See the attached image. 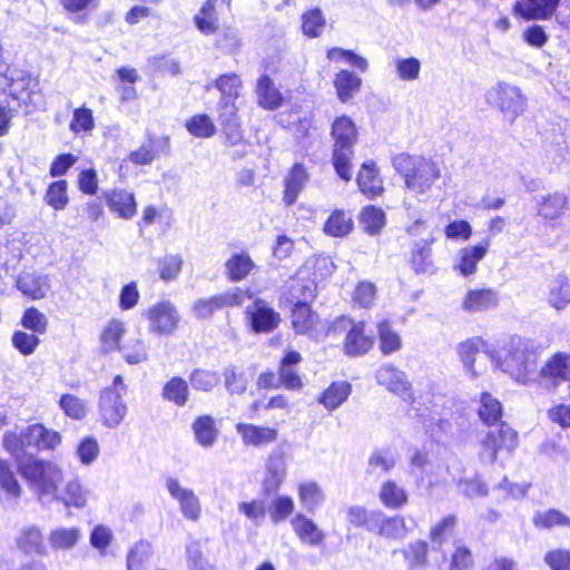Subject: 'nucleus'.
I'll use <instances>...</instances> for the list:
<instances>
[{"label": "nucleus", "instance_id": "1", "mask_svg": "<svg viewBox=\"0 0 570 570\" xmlns=\"http://www.w3.org/2000/svg\"><path fill=\"white\" fill-rule=\"evenodd\" d=\"M497 367L507 373L513 381L529 385L540 376L538 372V353L527 340L512 337L509 343L494 355Z\"/></svg>", "mask_w": 570, "mask_h": 570}, {"label": "nucleus", "instance_id": "2", "mask_svg": "<svg viewBox=\"0 0 570 570\" xmlns=\"http://www.w3.org/2000/svg\"><path fill=\"white\" fill-rule=\"evenodd\" d=\"M2 442L6 451L14 460H21L23 458H37L40 451L55 450L61 443V435L41 423H33L19 433L6 432Z\"/></svg>", "mask_w": 570, "mask_h": 570}, {"label": "nucleus", "instance_id": "3", "mask_svg": "<svg viewBox=\"0 0 570 570\" xmlns=\"http://www.w3.org/2000/svg\"><path fill=\"white\" fill-rule=\"evenodd\" d=\"M333 138L332 165L336 175L344 181L352 178V159L354 145L357 141V129L347 116L337 117L331 128Z\"/></svg>", "mask_w": 570, "mask_h": 570}, {"label": "nucleus", "instance_id": "4", "mask_svg": "<svg viewBox=\"0 0 570 570\" xmlns=\"http://www.w3.org/2000/svg\"><path fill=\"white\" fill-rule=\"evenodd\" d=\"M20 474L29 482L39 497L53 494L62 480V472L57 464L38 458L14 460Z\"/></svg>", "mask_w": 570, "mask_h": 570}, {"label": "nucleus", "instance_id": "5", "mask_svg": "<svg viewBox=\"0 0 570 570\" xmlns=\"http://www.w3.org/2000/svg\"><path fill=\"white\" fill-rule=\"evenodd\" d=\"M128 393V385L119 374L115 375L110 386L99 392L98 414L101 424L108 429H116L127 415L128 407L124 396Z\"/></svg>", "mask_w": 570, "mask_h": 570}, {"label": "nucleus", "instance_id": "6", "mask_svg": "<svg viewBox=\"0 0 570 570\" xmlns=\"http://www.w3.org/2000/svg\"><path fill=\"white\" fill-rule=\"evenodd\" d=\"M217 122L224 139V146L232 148L230 158L239 160L247 155L248 141L244 138V129L236 105L224 104L217 107Z\"/></svg>", "mask_w": 570, "mask_h": 570}, {"label": "nucleus", "instance_id": "7", "mask_svg": "<svg viewBox=\"0 0 570 570\" xmlns=\"http://www.w3.org/2000/svg\"><path fill=\"white\" fill-rule=\"evenodd\" d=\"M141 317L148 321V332L158 336H170L180 322L177 307L168 299L153 304L141 313Z\"/></svg>", "mask_w": 570, "mask_h": 570}, {"label": "nucleus", "instance_id": "8", "mask_svg": "<svg viewBox=\"0 0 570 570\" xmlns=\"http://www.w3.org/2000/svg\"><path fill=\"white\" fill-rule=\"evenodd\" d=\"M517 445V431L501 422L497 429L490 430L482 440L479 453L480 460L482 463L492 464L495 462L499 451L512 452Z\"/></svg>", "mask_w": 570, "mask_h": 570}, {"label": "nucleus", "instance_id": "9", "mask_svg": "<svg viewBox=\"0 0 570 570\" xmlns=\"http://www.w3.org/2000/svg\"><path fill=\"white\" fill-rule=\"evenodd\" d=\"M245 309V318L252 332L272 333L281 323V315L266 301L253 297Z\"/></svg>", "mask_w": 570, "mask_h": 570}, {"label": "nucleus", "instance_id": "10", "mask_svg": "<svg viewBox=\"0 0 570 570\" xmlns=\"http://www.w3.org/2000/svg\"><path fill=\"white\" fill-rule=\"evenodd\" d=\"M376 381L390 392L402 397L403 401L414 404L412 384L406 374L392 364H384L376 371Z\"/></svg>", "mask_w": 570, "mask_h": 570}, {"label": "nucleus", "instance_id": "11", "mask_svg": "<svg viewBox=\"0 0 570 570\" xmlns=\"http://www.w3.org/2000/svg\"><path fill=\"white\" fill-rule=\"evenodd\" d=\"M316 283L305 272H298L292 276L282 291V299L291 305L306 304L315 296Z\"/></svg>", "mask_w": 570, "mask_h": 570}, {"label": "nucleus", "instance_id": "12", "mask_svg": "<svg viewBox=\"0 0 570 570\" xmlns=\"http://www.w3.org/2000/svg\"><path fill=\"white\" fill-rule=\"evenodd\" d=\"M166 489L170 497L179 503L183 515L191 521H197L200 517L202 507L199 499L191 489L180 485L176 478L166 479Z\"/></svg>", "mask_w": 570, "mask_h": 570}, {"label": "nucleus", "instance_id": "13", "mask_svg": "<svg viewBox=\"0 0 570 570\" xmlns=\"http://www.w3.org/2000/svg\"><path fill=\"white\" fill-rule=\"evenodd\" d=\"M440 175V168L436 163L431 159L421 158L416 169L405 180V186L415 196H422L431 189Z\"/></svg>", "mask_w": 570, "mask_h": 570}, {"label": "nucleus", "instance_id": "14", "mask_svg": "<svg viewBox=\"0 0 570 570\" xmlns=\"http://www.w3.org/2000/svg\"><path fill=\"white\" fill-rule=\"evenodd\" d=\"M542 380L550 381L554 387L567 383L570 394V355L556 353L540 370Z\"/></svg>", "mask_w": 570, "mask_h": 570}, {"label": "nucleus", "instance_id": "15", "mask_svg": "<svg viewBox=\"0 0 570 570\" xmlns=\"http://www.w3.org/2000/svg\"><path fill=\"white\" fill-rule=\"evenodd\" d=\"M286 476V461L281 450H275L266 462V475L262 488L266 495L276 493Z\"/></svg>", "mask_w": 570, "mask_h": 570}, {"label": "nucleus", "instance_id": "16", "mask_svg": "<svg viewBox=\"0 0 570 570\" xmlns=\"http://www.w3.org/2000/svg\"><path fill=\"white\" fill-rule=\"evenodd\" d=\"M340 323L342 325H351L344 342V351L347 355L358 356L367 353L371 350L373 340L370 335L365 334L364 323H352L348 318L344 317L340 321Z\"/></svg>", "mask_w": 570, "mask_h": 570}, {"label": "nucleus", "instance_id": "17", "mask_svg": "<svg viewBox=\"0 0 570 570\" xmlns=\"http://www.w3.org/2000/svg\"><path fill=\"white\" fill-rule=\"evenodd\" d=\"M498 99L500 109L507 116H510L511 121L522 114L527 107V99L521 94V90L509 83L502 82L498 85Z\"/></svg>", "mask_w": 570, "mask_h": 570}, {"label": "nucleus", "instance_id": "18", "mask_svg": "<svg viewBox=\"0 0 570 570\" xmlns=\"http://www.w3.org/2000/svg\"><path fill=\"white\" fill-rule=\"evenodd\" d=\"M560 0H518L514 10L527 20H546L559 6Z\"/></svg>", "mask_w": 570, "mask_h": 570}, {"label": "nucleus", "instance_id": "19", "mask_svg": "<svg viewBox=\"0 0 570 570\" xmlns=\"http://www.w3.org/2000/svg\"><path fill=\"white\" fill-rule=\"evenodd\" d=\"M370 532L386 539L400 540L406 533L405 521L402 517H389L379 510Z\"/></svg>", "mask_w": 570, "mask_h": 570}, {"label": "nucleus", "instance_id": "20", "mask_svg": "<svg viewBox=\"0 0 570 570\" xmlns=\"http://www.w3.org/2000/svg\"><path fill=\"white\" fill-rule=\"evenodd\" d=\"M538 215L547 220H556L562 216L568 204V197L564 193L554 191L546 196L535 197Z\"/></svg>", "mask_w": 570, "mask_h": 570}, {"label": "nucleus", "instance_id": "21", "mask_svg": "<svg viewBox=\"0 0 570 570\" xmlns=\"http://www.w3.org/2000/svg\"><path fill=\"white\" fill-rule=\"evenodd\" d=\"M490 246L489 239L474 246H466L459 250V262L454 266L455 269L464 277L473 275L476 272V266L488 253Z\"/></svg>", "mask_w": 570, "mask_h": 570}, {"label": "nucleus", "instance_id": "22", "mask_svg": "<svg viewBox=\"0 0 570 570\" xmlns=\"http://www.w3.org/2000/svg\"><path fill=\"white\" fill-rule=\"evenodd\" d=\"M308 174L303 164L296 163L284 179L283 200L287 206L296 203L299 194L308 181Z\"/></svg>", "mask_w": 570, "mask_h": 570}, {"label": "nucleus", "instance_id": "23", "mask_svg": "<svg viewBox=\"0 0 570 570\" xmlns=\"http://www.w3.org/2000/svg\"><path fill=\"white\" fill-rule=\"evenodd\" d=\"M356 183L360 190L368 198H375L383 193V181L373 160H366L362 164Z\"/></svg>", "mask_w": 570, "mask_h": 570}, {"label": "nucleus", "instance_id": "24", "mask_svg": "<svg viewBox=\"0 0 570 570\" xmlns=\"http://www.w3.org/2000/svg\"><path fill=\"white\" fill-rule=\"evenodd\" d=\"M235 429L245 445L261 446L277 439V430L268 426L237 423Z\"/></svg>", "mask_w": 570, "mask_h": 570}, {"label": "nucleus", "instance_id": "25", "mask_svg": "<svg viewBox=\"0 0 570 570\" xmlns=\"http://www.w3.org/2000/svg\"><path fill=\"white\" fill-rule=\"evenodd\" d=\"M292 528L303 543L318 547L325 539V533L317 524L303 513H297L291 521Z\"/></svg>", "mask_w": 570, "mask_h": 570}, {"label": "nucleus", "instance_id": "26", "mask_svg": "<svg viewBox=\"0 0 570 570\" xmlns=\"http://www.w3.org/2000/svg\"><path fill=\"white\" fill-rule=\"evenodd\" d=\"M18 548L26 554L45 557L48 554V547L45 543L40 528L28 525L20 530L16 539Z\"/></svg>", "mask_w": 570, "mask_h": 570}, {"label": "nucleus", "instance_id": "27", "mask_svg": "<svg viewBox=\"0 0 570 570\" xmlns=\"http://www.w3.org/2000/svg\"><path fill=\"white\" fill-rule=\"evenodd\" d=\"M499 304V294L491 288L471 289L466 293L462 307L465 312H484L497 307Z\"/></svg>", "mask_w": 570, "mask_h": 570}, {"label": "nucleus", "instance_id": "28", "mask_svg": "<svg viewBox=\"0 0 570 570\" xmlns=\"http://www.w3.org/2000/svg\"><path fill=\"white\" fill-rule=\"evenodd\" d=\"M258 105L267 110H275L283 104V95L268 75H262L256 82Z\"/></svg>", "mask_w": 570, "mask_h": 570}, {"label": "nucleus", "instance_id": "29", "mask_svg": "<svg viewBox=\"0 0 570 570\" xmlns=\"http://www.w3.org/2000/svg\"><path fill=\"white\" fill-rule=\"evenodd\" d=\"M49 287L48 277L36 273H23L17 279V288L32 299L45 297Z\"/></svg>", "mask_w": 570, "mask_h": 570}, {"label": "nucleus", "instance_id": "30", "mask_svg": "<svg viewBox=\"0 0 570 570\" xmlns=\"http://www.w3.org/2000/svg\"><path fill=\"white\" fill-rule=\"evenodd\" d=\"M379 499L386 509L400 510L409 502V494L395 481L386 480L380 488Z\"/></svg>", "mask_w": 570, "mask_h": 570}, {"label": "nucleus", "instance_id": "31", "mask_svg": "<svg viewBox=\"0 0 570 570\" xmlns=\"http://www.w3.org/2000/svg\"><path fill=\"white\" fill-rule=\"evenodd\" d=\"M196 442L203 448H212L217 440L218 429L213 416L199 415L191 424Z\"/></svg>", "mask_w": 570, "mask_h": 570}, {"label": "nucleus", "instance_id": "32", "mask_svg": "<svg viewBox=\"0 0 570 570\" xmlns=\"http://www.w3.org/2000/svg\"><path fill=\"white\" fill-rule=\"evenodd\" d=\"M362 79L354 72L343 69L335 75L334 87L337 98L342 102H347L360 91Z\"/></svg>", "mask_w": 570, "mask_h": 570}, {"label": "nucleus", "instance_id": "33", "mask_svg": "<svg viewBox=\"0 0 570 570\" xmlns=\"http://www.w3.org/2000/svg\"><path fill=\"white\" fill-rule=\"evenodd\" d=\"M107 205L111 212L125 219L131 218L137 210L134 194L127 190H115L109 194L107 196Z\"/></svg>", "mask_w": 570, "mask_h": 570}, {"label": "nucleus", "instance_id": "34", "mask_svg": "<svg viewBox=\"0 0 570 570\" xmlns=\"http://www.w3.org/2000/svg\"><path fill=\"white\" fill-rule=\"evenodd\" d=\"M215 87L220 91L222 96L217 102V107L224 104L236 105L235 101L239 97L242 80L236 73H225L219 76L215 81Z\"/></svg>", "mask_w": 570, "mask_h": 570}, {"label": "nucleus", "instance_id": "35", "mask_svg": "<svg viewBox=\"0 0 570 570\" xmlns=\"http://www.w3.org/2000/svg\"><path fill=\"white\" fill-rule=\"evenodd\" d=\"M255 263L246 253H235L226 262V275L232 282H239L254 269Z\"/></svg>", "mask_w": 570, "mask_h": 570}, {"label": "nucleus", "instance_id": "36", "mask_svg": "<svg viewBox=\"0 0 570 570\" xmlns=\"http://www.w3.org/2000/svg\"><path fill=\"white\" fill-rule=\"evenodd\" d=\"M548 302L558 311L566 308L570 303V282L566 275L559 274L551 281Z\"/></svg>", "mask_w": 570, "mask_h": 570}, {"label": "nucleus", "instance_id": "37", "mask_svg": "<svg viewBox=\"0 0 570 570\" xmlns=\"http://www.w3.org/2000/svg\"><path fill=\"white\" fill-rule=\"evenodd\" d=\"M395 465V458L390 449L374 450L367 461L366 474L380 478Z\"/></svg>", "mask_w": 570, "mask_h": 570}, {"label": "nucleus", "instance_id": "38", "mask_svg": "<svg viewBox=\"0 0 570 570\" xmlns=\"http://www.w3.org/2000/svg\"><path fill=\"white\" fill-rule=\"evenodd\" d=\"M161 396L177 406L186 405L189 399L188 382L180 376H173L165 383Z\"/></svg>", "mask_w": 570, "mask_h": 570}, {"label": "nucleus", "instance_id": "39", "mask_svg": "<svg viewBox=\"0 0 570 570\" xmlns=\"http://www.w3.org/2000/svg\"><path fill=\"white\" fill-rule=\"evenodd\" d=\"M157 146L167 151L169 149V138L163 137L155 140L148 137L146 142L129 154V160L136 165H150L155 159Z\"/></svg>", "mask_w": 570, "mask_h": 570}, {"label": "nucleus", "instance_id": "40", "mask_svg": "<svg viewBox=\"0 0 570 570\" xmlns=\"http://www.w3.org/2000/svg\"><path fill=\"white\" fill-rule=\"evenodd\" d=\"M298 498L306 511L314 512L323 504L325 494L315 481H306L298 485Z\"/></svg>", "mask_w": 570, "mask_h": 570}, {"label": "nucleus", "instance_id": "41", "mask_svg": "<svg viewBox=\"0 0 570 570\" xmlns=\"http://www.w3.org/2000/svg\"><path fill=\"white\" fill-rule=\"evenodd\" d=\"M224 384L230 395H242L246 392L249 377L244 370L234 364H228L223 370Z\"/></svg>", "mask_w": 570, "mask_h": 570}, {"label": "nucleus", "instance_id": "42", "mask_svg": "<svg viewBox=\"0 0 570 570\" xmlns=\"http://www.w3.org/2000/svg\"><path fill=\"white\" fill-rule=\"evenodd\" d=\"M80 539V529L77 527H59L50 531L48 540L55 550H70Z\"/></svg>", "mask_w": 570, "mask_h": 570}, {"label": "nucleus", "instance_id": "43", "mask_svg": "<svg viewBox=\"0 0 570 570\" xmlns=\"http://www.w3.org/2000/svg\"><path fill=\"white\" fill-rule=\"evenodd\" d=\"M317 322V315L312 311L308 303L293 305L292 324L297 334H307Z\"/></svg>", "mask_w": 570, "mask_h": 570}, {"label": "nucleus", "instance_id": "44", "mask_svg": "<svg viewBox=\"0 0 570 570\" xmlns=\"http://www.w3.org/2000/svg\"><path fill=\"white\" fill-rule=\"evenodd\" d=\"M350 393L351 385L347 382H334L322 393L318 402L328 411H333L348 397Z\"/></svg>", "mask_w": 570, "mask_h": 570}, {"label": "nucleus", "instance_id": "45", "mask_svg": "<svg viewBox=\"0 0 570 570\" xmlns=\"http://www.w3.org/2000/svg\"><path fill=\"white\" fill-rule=\"evenodd\" d=\"M151 557V543L147 540H139L127 553V570H146Z\"/></svg>", "mask_w": 570, "mask_h": 570}, {"label": "nucleus", "instance_id": "46", "mask_svg": "<svg viewBox=\"0 0 570 570\" xmlns=\"http://www.w3.org/2000/svg\"><path fill=\"white\" fill-rule=\"evenodd\" d=\"M125 334L124 323L118 320H111L104 328L100 335L101 351L108 354L114 351H119L121 345L120 341Z\"/></svg>", "mask_w": 570, "mask_h": 570}, {"label": "nucleus", "instance_id": "47", "mask_svg": "<svg viewBox=\"0 0 570 570\" xmlns=\"http://www.w3.org/2000/svg\"><path fill=\"white\" fill-rule=\"evenodd\" d=\"M353 228L351 216L342 209H335L324 225V233L333 237H344Z\"/></svg>", "mask_w": 570, "mask_h": 570}, {"label": "nucleus", "instance_id": "48", "mask_svg": "<svg viewBox=\"0 0 570 570\" xmlns=\"http://www.w3.org/2000/svg\"><path fill=\"white\" fill-rule=\"evenodd\" d=\"M478 414L484 424L493 425L502 416V404L490 393L483 392L480 396Z\"/></svg>", "mask_w": 570, "mask_h": 570}, {"label": "nucleus", "instance_id": "49", "mask_svg": "<svg viewBox=\"0 0 570 570\" xmlns=\"http://www.w3.org/2000/svg\"><path fill=\"white\" fill-rule=\"evenodd\" d=\"M188 382L196 391L212 392L220 382L217 371L195 368L188 376Z\"/></svg>", "mask_w": 570, "mask_h": 570}, {"label": "nucleus", "instance_id": "50", "mask_svg": "<svg viewBox=\"0 0 570 570\" xmlns=\"http://www.w3.org/2000/svg\"><path fill=\"white\" fill-rule=\"evenodd\" d=\"M360 223L370 235H376L385 225V213L375 206H365L360 213Z\"/></svg>", "mask_w": 570, "mask_h": 570}, {"label": "nucleus", "instance_id": "51", "mask_svg": "<svg viewBox=\"0 0 570 570\" xmlns=\"http://www.w3.org/2000/svg\"><path fill=\"white\" fill-rule=\"evenodd\" d=\"M379 509L368 510L363 505H350L346 510V520L356 528H364L371 531Z\"/></svg>", "mask_w": 570, "mask_h": 570}, {"label": "nucleus", "instance_id": "52", "mask_svg": "<svg viewBox=\"0 0 570 570\" xmlns=\"http://www.w3.org/2000/svg\"><path fill=\"white\" fill-rule=\"evenodd\" d=\"M377 333L380 338V350L384 355H390L401 348V337L391 328L387 321H382L377 324Z\"/></svg>", "mask_w": 570, "mask_h": 570}, {"label": "nucleus", "instance_id": "53", "mask_svg": "<svg viewBox=\"0 0 570 570\" xmlns=\"http://www.w3.org/2000/svg\"><path fill=\"white\" fill-rule=\"evenodd\" d=\"M67 188L68 184L66 180L52 181L47 188L45 202L55 210H63L69 203Z\"/></svg>", "mask_w": 570, "mask_h": 570}, {"label": "nucleus", "instance_id": "54", "mask_svg": "<svg viewBox=\"0 0 570 570\" xmlns=\"http://www.w3.org/2000/svg\"><path fill=\"white\" fill-rule=\"evenodd\" d=\"M188 132L198 138H210L216 134V125L206 114H198L186 121Z\"/></svg>", "mask_w": 570, "mask_h": 570}, {"label": "nucleus", "instance_id": "55", "mask_svg": "<svg viewBox=\"0 0 570 570\" xmlns=\"http://www.w3.org/2000/svg\"><path fill=\"white\" fill-rule=\"evenodd\" d=\"M20 324L24 330H28L37 335H41L47 332L48 317L37 307L31 306L24 309L20 320Z\"/></svg>", "mask_w": 570, "mask_h": 570}, {"label": "nucleus", "instance_id": "56", "mask_svg": "<svg viewBox=\"0 0 570 570\" xmlns=\"http://www.w3.org/2000/svg\"><path fill=\"white\" fill-rule=\"evenodd\" d=\"M533 523L537 528L542 529H551L553 527L570 529V517L558 509H549L544 512L537 513L533 518Z\"/></svg>", "mask_w": 570, "mask_h": 570}, {"label": "nucleus", "instance_id": "57", "mask_svg": "<svg viewBox=\"0 0 570 570\" xmlns=\"http://www.w3.org/2000/svg\"><path fill=\"white\" fill-rule=\"evenodd\" d=\"M119 352L124 360L130 365L139 364L148 360L147 345L140 338L127 341L121 345Z\"/></svg>", "mask_w": 570, "mask_h": 570}, {"label": "nucleus", "instance_id": "58", "mask_svg": "<svg viewBox=\"0 0 570 570\" xmlns=\"http://www.w3.org/2000/svg\"><path fill=\"white\" fill-rule=\"evenodd\" d=\"M215 4L216 0H207L194 19L198 30L206 36L216 31Z\"/></svg>", "mask_w": 570, "mask_h": 570}, {"label": "nucleus", "instance_id": "59", "mask_svg": "<svg viewBox=\"0 0 570 570\" xmlns=\"http://www.w3.org/2000/svg\"><path fill=\"white\" fill-rule=\"evenodd\" d=\"M0 489L11 498H19L21 487L9 462L0 460Z\"/></svg>", "mask_w": 570, "mask_h": 570}, {"label": "nucleus", "instance_id": "60", "mask_svg": "<svg viewBox=\"0 0 570 570\" xmlns=\"http://www.w3.org/2000/svg\"><path fill=\"white\" fill-rule=\"evenodd\" d=\"M183 257L179 254H167L158 261L160 278L165 282L174 281L180 274Z\"/></svg>", "mask_w": 570, "mask_h": 570}, {"label": "nucleus", "instance_id": "61", "mask_svg": "<svg viewBox=\"0 0 570 570\" xmlns=\"http://www.w3.org/2000/svg\"><path fill=\"white\" fill-rule=\"evenodd\" d=\"M12 346L22 355L29 356L35 353L40 344V338L35 333L14 331L11 336Z\"/></svg>", "mask_w": 570, "mask_h": 570}, {"label": "nucleus", "instance_id": "62", "mask_svg": "<svg viewBox=\"0 0 570 570\" xmlns=\"http://www.w3.org/2000/svg\"><path fill=\"white\" fill-rule=\"evenodd\" d=\"M302 21L303 32L309 38L318 37L325 26V18L318 8L305 12L302 17Z\"/></svg>", "mask_w": 570, "mask_h": 570}, {"label": "nucleus", "instance_id": "63", "mask_svg": "<svg viewBox=\"0 0 570 570\" xmlns=\"http://www.w3.org/2000/svg\"><path fill=\"white\" fill-rule=\"evenodd\" d=\"M431 257V247L430 244L425 240L419 242L414 245L412 250L411 263L414 271L420 273H428L432 267Z\"/></svg>", "mask_w": 570, "mask_h": 570}, {"label": "nucleus", "instance_id": "64", "mask_svg": "<svg viewBox=\"0 0 570 570\" xmlns=\"http://www.w3.org/2000/svg\"><path fill=\"white\" fill-rule=\"evenodd\" d=\"M294 501L288 495H278L276 497L269 508H268V514L271 520L274 523H279L284 520H286L292 512L294 511Z\"/></svg>", "mask_w": 570, "mask_h": 570}]
</instances>
